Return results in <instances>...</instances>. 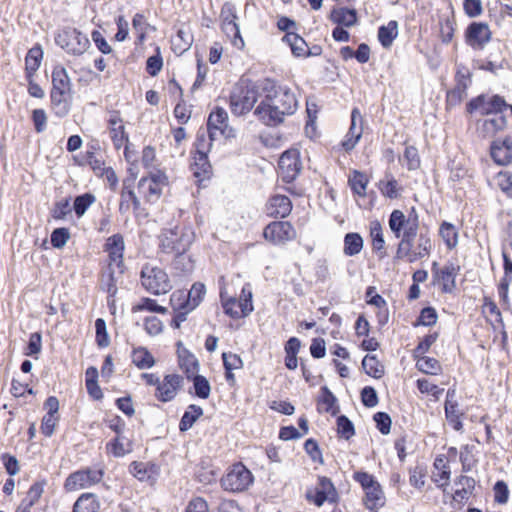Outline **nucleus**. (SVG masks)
Instances as JSON below:
<instances>
[{"label": "nucleus", "mask_w": 512, "mask_h": 512, "mask_svg": "<svg viewBox=\"0 0 512 512\" xmlns=\"http://www.w3.org/2000/svg\"><path fill=\"white\" fill-rule=\"evenodd\" d=\"M259 87L263 98L256 106L254 115L265 126L277 127L297 111L298 99L288 85L263 78L259 80Z\"/></svg>", "instance_id": "obj_1"}, {"label": "nucleus", "mask_w": 512, "mask_h": 512, "mask_svg": "<svg viewBox=\"0 0 512 512\" xmlns=\"http://www.w3.org/2000/svg\"><path fill=\"white\" fill-rule=\"evenodd\" d=\"M51 78V110L56 117L64 118L70 113L72 108V83L66 69L61 65L54 67Z\"/></svg>", "instance_id": "obj_2"}, {"label": "nucleus", "mask_w": 512, "mask_h": 512, "mask_svg": "<svg viewBox=\"0 0 512 512\" xmlns=\"http://www.w3.org/2000/svg\"><path fill=\"white\" fill-rule=\"evenodd\" d=\"M194 239V231L188 226H175L174 228L163 229L159 236V249L161 253L168 255L188 252Z\"/></svg>", "instance_id": "obj_3"}, {"label": "nucleus", "mask_w": 512, "mask_h": 512, "mask_svg": "<svg viewBox=\"0 0 512 512\" xmlns=\"http://www.w3.org/2000/svg\"><path fill=\"white\" fill-rule=\"evenodd\" d=\"M260 94L259 80L257 82L251 80L239 82L230 94L231 112L236 116L247 114L254 107Z\"/></svg>", "instance_id": "obj_4"}, {"label": "nucleus", "mask_w": 512, "mask_h": 512, "mask_svg": "<svg viewBox=\"0 0 512 512\" xmlns=\"http://www.w3.org/2000/svg\"><path fill=\"white\" fill-rule=\"evenodd\" d=\"M141 285L150 294L163 295L172 289V283L166 271L157 266L145 264L140 273Z\"/></svg>", "instance_id": "obj_5"}, {"label": "nucleus", "mask_w": 512, "mask_h": 512, "mask_svg": "<svg viewBox=\"0 0 512 512\" xmlns=\"http://www.w3.org/2000/svg\"><path fill=\"white\" fill-rule=\"evenodd\" d=\"M254 481L251 471L241 462L231 466L221 478V487L225 491L239 493L247 490Z\"/></svg>", "instance_id": "obj_6"}, {"label": "nucleus", "mask_w": 512, "mask_h": 512, "mask_svg": "<svg viewBox=\"0 0 512 512\" xmlns=\"http://www.w3.org/2000/svg\"><path fill=\"white\" fill-rule=\"evenodd\" d=\"M55 43L72 55H82L90 46L88 37L72 27L58 31L55 35Z\"/></svg>", "instance_id": "obj_7"}, {"label": "nucleus", "mask_w": 512, "mask_h": 512, "mask_svg": "<svg viewBox=\"0 0 512 512\" xmlns=\"http://www.w3.org/2000/svg\"><path fill=\"white\" fill-rule=\"evenodd\" d=\"M466 111L470 114L479 112L481 115H494V113L509 111L512 115V105L508 104L502 96L494 95L488 98L482 94L467 103Z\"/></svg>", "instance_id": "obj_8"}, {"label": "nucleus", "mask_w": 512, "mask_h": 512, "mask_svg": "<svg viewBox=\"0 0 512 512\" xmlns=\"http://www.w3.org/2000/svg\"><path fill=\"white\" fill-rule=\"evenodd\" d=\"M167 184L168 178L166 174L157 170L139 180L138 192L146 202L155 203L160 199L162 190Z\"/></svg>", "instance_id": "obj_9"}, {"label": "nucleus", "mask_w": 512, "mask_h": 512, "mask_svg": "<svg viewBox=\"0 0 512 512\" xmlns=\"http://www.w3.org/2000/svg\"><path fill=\"white\" fill-rule=\"evenodd\" d=\"M104 472L101 469H82L71 473L64 482V489L68 492L90 487L99 483Z\"/></svg>", "instance_id": "obj_10"}, {"label": "nucleus", "mask_w": 512, "mask_h": 512, "mask_svg": "<svg viewBox=\"0 0 512 512\" xmlns=\"http://www.w3.org/2000/svg\"><path fill=\"white\" fill-rule=\"evenodd\" d=\"M300 154L297 149H289L282 153L278 161L279 175L285 183L293 182L301 171Z\"/></svg>", "instance_id": "obj_11"}, {"label": "nucleus", "mask_w": 512, "mask_h": 512, "mask_svg": "<svg viewBox=\"0 0 512 512\" xmlns=\"http://www.w3.org/2000/svg\"><path fill=\"white\" fill-rule=\"evenodd\" d=\"M465 43L473 50H483L491 41L492 32L484 22L470 23L464 33Z\"/></svg>", "instance_id": "obj_12"}, {"label": "nucleus", "mask_w": 512, "mask_h": 512, "mask_svg": "<svg viewBox=\"0 0 512 512\" xmlns=\"http://www.w3.org/2000/svg\"><path fill=\"white\" fill-rule=\"evenodd\" d=\"M264 238L274 245L284 244L296 238V230L288 221L269 223L263 231Z\"/></svg>", "instance_id": "obj_13"}, {"label": "nucleus", "mask_w": 512, "mask_h": 512, "mask_svg": "<svg viewBox=\"0 0 512 512\" xmlns=\"http://www.w3.org/2000/svg\"><path fill=\"white\" fill-rule=\"evenodd\" d=\"M170 305L173 308L174 316L171 320V327L178 329L181 324L186 321L187 315L195 308L189 300L186 290H176L170 296Z\"/></svg>", "instance_id": "obj_14"}, {"label": "nucleus", "mask_w": 512, "mask_h": 512, "mask_svg": "<svg viewBox=\"0 0 512 512\" xmlns=\"http://www.w3.org/2000/svg\"><path fill=\"white\" fill-rule=\"evenodd\" d=\"M306 498L316 506H321L325 501L336 503L338 493L334 484L328 477L320 476L315 489L313 491H307Z\"/></svg>", "instance_id": "obj_15"}, {"label": "nucleus", "mask_w": 512, "mask_h": 512, "mask_svg": "<svg viewBox=\"0 0 512 512\" xmlns=\"http://www.w3.org/2000/svg\"><path fill=\"white\" fill-rule=\"evenodd\" d=\"M433 250V242L431 233L428 230L420 231L416 244L412 243L409 251L405 254L399 255L396 259H406L409 263H414L419 259L428 257Z\"/></svg>", "instance_id": "obj_16"}, {"label": "nucleus", "mask_w": 512, "mask_h": 512, "mask_svg": "<svg viewBox=\"0 0 512 512\" xmlns=\"http://www.w3.org/2000/svg\"><path fill=\"white\" fill-rule=\"evenodd\" d=\"M183 377L179 374H167L163 377L155 391V397L161 402H170L183 386Z\"/></svg>", "instance_id": "obj_17"}, {"label": "nucleus", "mask_w": 512, "mask_h": 512, "mask_svg": "<svg viewBox=\"0 0 512 512\" xmlns=\"http://www.w3.org/2000/svg\"><path fill=\"white\" fill-rule=\"evenodd\" d=\"M490 155L498 165H508L512 162V135L495 139L490 146Z\"/></svg>", "instance_id": "obj_18"}, {"label": "nucleus", "mask_w": 512, "mask_h": 512, "mask_svg": "<svg viewBox=\"0 0 512 512\" xmlns=\"http://www.w3.org/2000/svg\"><path fill=\"white\" fill-rule=\"evenodd\" d=\"M389 228L394 234L395 238H400L403 225L412 224L419 225V215L415 207H412L406 217L405 214L398 209L391 212L388 220Z\"/></svg>", "instance_id": "obj_19"}, {"label": "nucleus", "mask_w": 512, "mask_h": 512, "mask_svg": "<svg viewBox=\"0 0 512 512\" xmlns=\"http://www.w3.org/2000/svg\"><path fill=\"white\" fill-rule=\"evenodd\" d=\"M362 116L358 108H354L351 112V124L347 134L341 142L342 148L349 152L354 149L362 136Z\"/></svg>", "instance_id": "obj_20"}, {"label": "nucleus", "mask_w": 512, "mask_h": 512, "mask_svg": "<svg viewBox=\"0 0 512 512\" xmlns=\"http://www.w3.org/2000/svg\"><path fill=\"white\" fill-rule=\"evenodd\" d=\"M125 250L124 238L116 233L106 239L104 252L108 254L109 264H115L118 268L123 267V255Z\"/></svg>", "instance_id": "obj_21"}, {"label": "nucleus", "mask_w": 512, "mask_h": 512, "mask_svg": "<svg viewBox=\"0 0 512 512\" xmlns=\"http://www.w3.org/2000/svg\"><path fill=\"white\" fill-rule=\"evenodd\" d=\"M130 472L139 481L153 485L159 477L160 467L151 462L134 461L130 464Z\"/></svg>", "instance_id": "obj_22"}, {"label": "nucleus", "mask_w": 512, "mask_h": 512, "mask_svg": "<svg viewBox=\"0 0 512 512\" xmlns=\"http://www.w3.org/2000/svg\"><path fill=\"white\" fill-rule=\"evenodd\" d=\"M456 390L448 389L445 400V417L448 423L454 430L460 431L463 428L461 416L463 415L458 409V402L456 401Z\"/></svg>", "instance_id": "obj_23"}, {"label": "nucleus", "mask_w": 512, "mask_h": 512, "mask_svg": "<svg viewBox=\"0 0 512 512\" xmlns=\"http://www.w3.org/2000/svg\"><path fill=\"white\" fill-rule=\"evenodd\" d=\"M460 271V266L447 262L443 268L435 272V277L442 282V291L444 293H452L456 288V276Z\"/></svg>", "instance_id": "obj_24"}, {"label": "nucleus", "mask_w": 512, "mask_h": 512, "mask_svg": "<svg viewBox=\"0 0 512 512\" xmlns=\"http://www.w3.org/2000/svg\"><path fill=\"white\" fill-rule=\"evenodd\" d=\"M507 126L505 113H494L491 117L478 122V131L483 137H492Z\"/></svg>", "instance_id": "obj_25"}, {"label": "nucleus", "mask_w": 512, "mask_h": 512, "mask_svg": "<svg viewBox=\"0 0 512 512\" xmlns=\"http://www.w3.org/2000/svg\"><path fill=\"white\" fill-rule=\"evenodd\" d=\"M292 210V202L285 195H274L269 200L268 215L274 218H285Z\"/></svg>", "instance_id": "obj_26"}, {"label": "nucleus", "mask_w": 512, "mask_h": 512, "mask_svg": "<svg viewBox=\"0 0 512 512\" xmlns=\"http://www.w3.org/2000/svg\"><path fill=\"white\" fill-rule=\"evenodd\" d=\"M228 114L224 108L217 107L209 114L207 120V133L211 138H217L218 132L227 126Z\"/></svg>", "instance_id": "obj_27"}, {"label": "nucleus", "mask_w": 512, "mask_h": 512, "mask_svg": "<svg viewBox=\"0 0 512 512\" xmlns=\"http://www.w3.org/2000/svg\"><path fill=\"white\" fill-rule=\"evenodd\" d=\"M419 225L405 224L401 231V240L397 246L395 258L401 254H405L409 251V247L412 243H415L416 237H418Z\"/></svg>", "instance_id": "obj_28"}, {"label": "nucleus", "mask_w": 512, "mask_h": 512, "mask_svg": "<svg viewBox=\"0 0 512 512\" xmlns=\"http://www.w3.org/2000/svg\"><path fill=\"white\" fill-rule=\"evenodd\" d=\"M191 170L193 175L199 179V181L209 179L212 175V166L208 159V155L194 154Z\"/></svg>", "instance_id": "obj_29"}, {"label": "nucleus", "mask_w": 512, "mask_h": 512, "mask_svg": "<svg viewBox=\"0 0 512 512\" xmlns=\"http://www.w3.org/2000/svg\"><path fill=\"white\" fill-rule=\"evenodd\" d=\"M330 20L338 25L351 27L357 22V12L355 9L346 7L333 8L330 13Z\"/></svg>", "instance_id": "obj_30"}, {"label": "nucleus", "mask_w": 512, "mask_h": 512, "mask_svg": "<svg viewBox=\"0 0 512 512\" xmlns=\"http://www.w3.org/2000/svg\"><path fill=\"white\" fill-rule=\"evenodd\" d=\"M398 36V22L391 20L387 25H382L378 28V41L383 48H390L394 40Z\"/></svg>", "instance_id": "obj_31"}, {"label": "nucleus", "mask_w": 512, "mask_h": 512, "mask_svg": "<svg viewBox=\"0 0 512 512\" xmlns=\"http://www.w3.org/2000/svg\"><path fill=\"white\" fill-rule=\"evenodd\" d=\"M365 491L364 504L367 509L374 510L384 505L385 497L380 484L369 487Z\"/></svg>", "instance_id": "obj_32"}, {"label": "nucleus", "mask_w": 512, "mask_h": 512, "mask_svg": "<svg viewBox=\"0 0 512 512\" xmlns=\"http://www.w3.org/2000/svg\"><path fill=\"white\" fill-rule=\"evenodd\" d=\"M475 480L472 477L461 475L455 480V485L460 486L453 495L455 501L467 500L475 488Z\"/></svg>", "instance_id": "obj_33"}, {"label": "nucleus", "mask_w": 512, "mask_h": 512, "mask_svg": "<svg viewBox=\"0 0 512 512\" xmlns=\"http://www.w3.org/2000/svg\"><path fill=\"white\" fill-rule=\"evenodd\" d=\"M43 57L42 48L37 45L32 47L25 57V72L26 78L33 77L35 72L39 69Z\"/></svg>", "instance_id": "obj_34"}, {"label": "nucleus", "mask_w": 512, "mask_h": 512, "mask_svg": "<svg viewBox=\"0 0 512 512\" xmlns=\"http://www.w3.org/2000/svg\"><path fill=\"white\" fill-rule=\"evenodd\" d=\"M171 266L177 275H186L193 271L194 260L187 252H179L174 254Z\"/></svg>", "instance_id": "obj_35"}, {"label": "nucleus", "mask_w": 512, "mask_h": 512, "mask_svg": "<svg viewBox=\"0 0 512 512\" xmlns=\"http://www.w3.org/2000/svg\"><path fill=\"white\" fill-rule=\"evenodd\" d=\"M179 366L185 373L187 379H190L195 373L198 372L199 363L196 357L186 349L178 352Z\"/></svg>", "instance_id": "obj_36"}, {"label": "nucleus", "mask_w": 512, "mask_h": 512, "mask_svg": "<svg viewBox=\"0 0 512 512\" xmlns=\"http://www.w3.org/2000/svg\"><path fill=\"white\" fill-rule=\"evenodd\" d=\"M99 501L95 494L84 493L78 497L73 505V512H98Z\"/></svg>", "instance_id": "obj_37"}, {"label": "nucleus", "mask_w": 512, "mask_h": 512, "mask_svg": "<svg viewBox=\"0 0 512 512\" xmlns=\"http://www.w3.org/2000/svg\"><path fill=\"white\" fill-rule=\"evenodd\" d=\"M203 413V409L200 406L196 404H190L180 419L179 430L181 432L188 431L203 415Z\"/></svg>", "instance_id": "obj_38"}, {"label": "nucleus", "mask_w": 512, "mask_h": 512, "mask_svg": "<svg viewBox=\"0 0 512 512\" xmlns=\"http://www.w3.org/2000/svg\"><path fill=\"white\" fill-rule=\"evenodd\" d=\"M106 449L115 457H123L132 451V443L122 434L116 436L111 442L107 443Z\"/></svg>", "instance_id": "obj_39"}, {"label": "nucleus", "mask_w": 512, "mask_h": 512, "mask_svg": "<svg viewBox=\"0 0 512 512\" xmlns=\"http://www.w3.org/2000/svg\"><path fill=\"white\" fill-rule=\"evenodd\" d=\"M362 368L367 375L375 379L382 378L385 373V368L376 355H366L362 360Z\"/></svg>", "instance_id": "obj_40"}, {"label": "nucleus", "mask_w": 512, "mask_h": 512, "mask_svg": "<svg viewBox=\"0 0 512 512\" xmlns=\"http://www.w3.org/2000/svg\"><path fill=\"white\" fill-rule=\"evenodd\" d=\"M132 363L139 369H148L154 366L153 355L144 347H138L132 351Z\"/></svg>", "instance_id": "obj_41"}, {"label": "nucleus", "mask_w": 512, "mask_h": 512, "mask_svg": "<svg viewBox=\"0 0 512 512\" xmlns=\"http://www.w3.org/2000/svg\"><path fill=\"white\" fill-rule=\"evenodd\" d=\"M363 249V238L359 233H347L344 236L343 252L346 256H355Z\"/></svg>", "instance_id": "obj_42"}, {"label": "nucleus", "mask_w": 512, "mask_h": 512, "mask_svg": "<svg viewBox=\"0 0 512 512\" xmlns=\"http://www.w3.org/2000/svg\"><path fill=\"white\" fill-rule=\"evenodd\" d=\"M440 25V38L442 43L448 44L454 37L456 28V20L454 14L448 16H442L439 20Z\"/></svg>", "instance_id": "obj_43"}, {"label": "nucleus", "mask_w": 512, "mask_h": 512, "mask_svg": "<svg viewBox=\"0 0 512 512\" xmlns=\"http://www.w3.org/2000/svg\"><path fill=\"white\" fill-rule=\"evenodd\" d=\"M370 236L372 238V248L376 252H380L379 258L382 259L385 256L384 250V237L382 226L378 221H374L370 225Z\"/></svg>", "instance_id": "obj_44"}, {"label": "nucleus", "mask_w": 512, "mask_h": 512, "mask_svg": "<svg viewBox=\"0 0 512 512\" xmlns=\"http://www.w3.org/2000/svg\"><path fill=\"white\" fill-rule=\"evenodd\" d=\"M414 359L416 360L417 369L425 374L436 375L441 372L440 362L435 358L420 355Z\"/></svg>", "instance_id": "obj_45"}, {"label": "nucleus", "mask_w": 512, "mask_h": 512, "mask_svg": "<svg viewBox=\"0 0 512 512\" xmlns=\"http://www.w3.org/2000/svg\"><path fill=\"white\" fill-rule=\"evenodd\" d=\"M216 138H211L210 134L207 133L206 129L200 128L197 131L196 139H195V153L194 154H202L208 155L211 150L212 143Z\"/></svg>", "instance_id": "obj_46"}, {"label": "nucleus", "mask_w": 512, "mask_h": 512, "mask_svg": "<svg viewBox=\"0 0 512 512\" xmlns=\"http://www.w3.org/2000/svg\"><path fill=\"white\" fill-rule=\"evenodd\" d=\"M439 235L443 239L448 249H453L458 244V232L455 226L444 221L439 228Z\"/></svg>", "instance_id": "obj_47"}, {"label": "nucleus", "mask_w": 512, "mask_h": 512, "mask_svg": "<svg viewBox=\"0 0 512 512\" xmlns=\"http://www.w3.org/2000/svg\"><path fill=\"white\" fill-rule=\"evenodd\" d=\"M101 289L105 291L109 297H114L117 293L116 279L111 264H108L107 269L102 273Z\"/></svg>", "instance_id": "obj_48"}, {"label": "nucleus", "mask_w": 512, "mask_h": 512, "mask_svg": "<svg viewBox=\"0 0 512 512\" xmlns=\"http://www.w3.org/2000/svg\"><path fill=\"white\" fill-rule=\"evenodd\" d=\"M189 380L193 382L195 395L201 399H207L211 393L209 381L203 375L195 373Z\"/></svg>", "instance_id": "obj_49"}, {"label": "nucleus", "mask_w": 512, "mask_h": 512, "mask_svg": "<svg viewBox=\"0 0 512 512\" xmlns=\"http://www.w3.org/2000/svg\"><path fill=\"white\" fill-rule=\"evenodd\" d=\"M222 31L227 37L231 39L232 44L241 49L244 46V41L240 34V29L236 21L225 22L221 24Z\"/></svg>", "instance_id": "obj_50"}, {"label": "nucleus", "mask_w": 512, "mask_h": 512, "mask_svg": "<svg viewBox=\"0 0 512 512\" xmlns=\"http://www.w3.org/2000/svg\"><path fill=\"white\" fill-rule=\"evenodd\" d=\"M349 186L352 192L359 196H365L368 179L364 173L355 170L353 175L349 177Z\"/></svg>", "instance_id": "obj_51"}, {"label": "nucleus", "mask_w": 512, "mask_h": 512, "mask_svg": "<svg viewBox=\"0 0 512 512\" xmlns=\"http://www.w3.org/2000/svg\"><path fill=\"white\" fill-rule=\"evenodd\" d=\"M47 485V481L45 479L39 480L34 482L28 492L26 497L22 500V502L26 503L27 505L33 507L41 498L44 488Z\"/></svg>", "instance_id": "obj_52"}, {"label": "nucleus", "mask_w": 512, "mask_h": 512, "mask_svg": "<svg viewBox=\"0 0 512 512\" xmlns=\"http://www.w3.org/2000/svg\"><path fill=\"white\" fill-rule=\"evenodd\" d=\"M337 398L335 395L330 391V389L327 386H323L321 388V397L318 402V405H324V411L330 412L332 415H335L339 412V407L336 406Z\"/></svg>", "instance_id": "obj_53"}, {"label": "nucleus", "mask_w": 512, "mask_h": 512, "mask_svg": "<svg viewBox=\"0 0 512 512\" xmlns=\"http://www.w3.org/2000/svg\"><path fill=\"white\" fill-rule=\"evenodd\" d=\"M387 180H380L378 188L387 198L396 199L399 196V186L397 180L392 175H386Z\"/></svg>", "instance_id": "obj_54"}, {"label": "nucleus", "mask_w": 512, "mask_h": 512, "mask_svg": "<svg viewBox=\"0 0 512 512\" xmlns=\"http://www.w3.org/2000/svg\"><path fill=\"white\" fill-rule=\"evenodd\" d=\"M96 198L91 193H84L74 199L73 210L77 217H82L87 209L95 202Z\"/></svg>", "instance_id": "obj_55"}, {"label": "nucleus", "mask_w": 512, "mask_h": 512, "mask_svg": "<svg viewBox=\"0 0 512 512\" xmlns=\"http://www.w3.org/2000/svg\"><path fill=\"white\" fill-rule=\"evenodd\" d=\"M120 196L127 199V202H131L133 205V209L138 211L140 209V200L136 196L133 190V180L125 179L123 180L122 190L120 192Z\"/></svg>", "instance_id": "obj_56"}, {"label": "nucleus", "mask_w": 512, "mask_h": 512, "mask_svg": "<svg viewBox=\"0 0 512 512\" xmlns=\"http://www.w3.org/2000/svg\"><path fill=\"white\" fill-rule=\"evenodd\" d=\"M337 431L338 434L345 440H349L355 435L354 424L345 415H340L337 418Z\"/></svg>", "instance_id": "obj_57"}, {"label": "nucleus", "mask_w": 512, "mask_h": 512, "mask_svg": "<svg viewBox=\"0 0 512 512\" xmlns=\"http://www.w3.org/2000/svg\"><path fill=\"white\" fill-rule=\"evenodd\" d=\"M437 312L433 307H425L420 311V314L414 323V326H432L437 321Z\"/></svg>", "instance_id": "obj_58"}, {"label": "nucleus", "mask_w": 512, "mask_h": 512, "mask_svg": "<svg viewBox=\"0 0 512 512\" xmlns=\"http://www.w3.org/2000/svg\"><path fill=\"white\" fill-rule=\"evenodd\" d=\"M70 239V232L68 228H56L51 233V245L54 248L60 249L63 248L68 240Z\"/></svg>", "instance_id": "obj_59"}, {"label": "nucleus", "mask_w": 512, "mask_h": 512, "mask_svg": "<svg viewBox=\"0 0 512 512\" xmlns=\"http://www.w3.org/2000/svg\"><path fill=\"white\" fill-rule=\"evenodd\" d=\"M189 295V300L192 304V308H197L202 302L206 293V288L203 283L195 282L189 291H186Z\"/></svg>", "instance_id": "obj_60"}, {"label": "nucleus", "mask_w": 512, "mask_h": 512, "mask_svg": "<svg viewBox=\"0 0 512 512\" xmlns=\"http://www.w3.org/2000/svg\"><path fill=\"white\" fill-rule=\"evenodd\" d=\"M96 329V343L99 347L105 348L109 345L110 340L107 333L106 322L102 318H97L95 321Z\"/></svg>", "instance_id": "obj_61"}, {"label": "nucleus", "mask_w": 512, "mask_h": 512, "mask_svg": "<svg viewBox=\"0 0 512 512\" xmlns=\"http://www.w3.org/2000/svg\"><path fill=\"white\" fill-rule=\"evenodd\" d=\"M373 420L381 434L387 435L390 433L392 420L388 413L376 412L373 416Z\"/></svg>", "instance_id": "obj_62"}, {"label": "nucleus", "mask_w": 512, "mask_h": 512, "mask_svg": "<svg viewBox=\"0 0 512 512\" xmlns=\"http://www.w3.org/2000/svg\"><path fill=\"white\" fill-rule=\"evenodd\" d=\"M439 334L437 332L426 335L422 341L413 350V357L418 358L420 355H424L429 351L430 347L436 342Z\"/></svg>", "instance_id": "obj_63"}, {"label": "nucleus", "mask_w": 512, "mask_h": 512, "mask_svg": "<svg viewBox=\"0 0 512 512\" xmlns=\"http://www.w3.org/2000/svg\"><path fill=\"white\" fill-rule=\"evenodd\" d=\"M150 311L159 314L166 313L167 309L163 306L157 304L154 299L151 298H142L141 302L133 307V311Z\"/></svg>", "instance_id": "obj_64"}]
</instances>
